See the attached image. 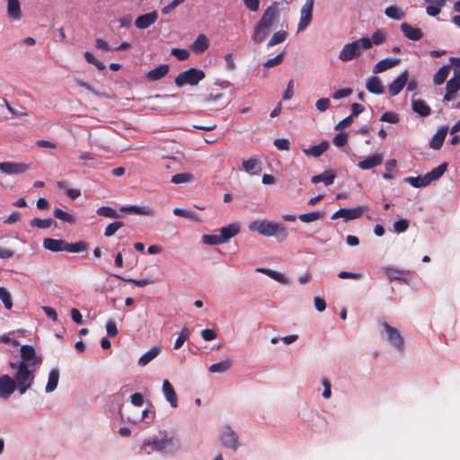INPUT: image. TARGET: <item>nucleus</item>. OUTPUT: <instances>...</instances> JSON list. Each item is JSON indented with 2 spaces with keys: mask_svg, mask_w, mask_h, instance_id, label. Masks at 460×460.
Returning <instances> with one entry per match:
<instances>
[{
  "mask_svg": "<svg viewBox=\"0 0 460 460\" xmlns=\"http://www.w3.org/2000/svg\"><path fill=\"white\" fill-rule=\"evenodd\" d=\"M380 120L395 124L399 121V116L394 111H385L382 114Z\"/></svg>",
  "mask_w": 460,
  "mask_h": 460,
  "instance_id": "bf43d9fd",
  "label": "nucleus"
},
{
  "mask_svg": "<svg viewBox=\"0 0 460 460\" xmlns=\"http://www.w3.org/2000/svg\"><path fill=\"white\" fill-rule=\"evenodd\" d=\"M88 248V245L84 241H79L75 243H66V252H82L86 251Z\"/></svg>",
  "mask_w": 460,
  "mask_h": 460,
  "instance_id": "49530a36",
  "label": "nucleus"
},
{
  "mask_svg": "<svg viewBox=\"0 0 460 460\" xmlns=\"http://www.w3.org/2000/svg\"><path fill=\"white\" fill-rule=\"evenodd\" d=\"M383 327L384 329L385 330V332H387V335H388V341L399 350H402V348H403V339L401 335V333L399 332V331L394 328V327H392L390 326L388 323H383Z\"/></svg>",
  "mask_w": 460,
  "mask_h": 460,
  "instance_id": "f8f14e48",
  "label": "nucleus"
},
{
  "mask_svg": "<svg viewBox=\"0 0 460 460\" xmlns=\"http://www.w3.org/2000/svg\"><path fill=\"white\" fill-rule=\"evenodd\" d=\"M447 168V164L443 163L438 167L432 169L430 172H427L425 176V181H427L428 185H429L431 182L438 180L446 172Z\"/></svg>",
  "mask_w": 460,
  "mask_h": 460,
  "instance_id": "bb28decb",
  "label": "nucleus"
},
{
  "mask_svg": "<svg viewBox=\"0 0 460 460\" xmlns=\"http://www.w3.org/2000/svg\"><path fill=\"white\" fill-rule=\"evenodd\" d=\"M385 274L391 280H403L406 282L404 276L408 275L409 271H404L394 268H387L385 269Z\"/></svg>",
  "mask_w": 460,
  "mask_h": 460,
  "instance_id": "58836bf2",
  "label": "nucleus"
},
{
  "mask_svg": "<svg viewBox=\"0 0 460 460\" xmlns=\"http://www.w3.org/2000/svg\"><path fill=\"white\" fill-rule=\"evenodd\" d=\"M257 271L261 272L271 278L272 279L282 283V284H288L289 280L282 273L279 271L272 270L270 269H265V268H259L257 269Z\"/></svg>",
  "mask_w": 460,
  "mask_h": 460,
  "instance_id": "72a5a7b5",
  "label": "nucleus"
},
{
  "mask_svg": "<svg viewBox=\"0 0 460 460\" xmlns=\"http://www.w3.org/2000/svg\"><path fill=\"white\" fill-rule=\"evenodd\" d=\"M53 215L56 218L59 219L61 221L66 222L70 225H73L75 223V219L74 216H72L71 214H69L60 208H56L53 211Z\"/></svg>",
  "mask_w": 460,
  "mask_h": 460,
  "instance_id": "37998d69",
  "label": "nucleus"
},
{
  "mask_svg": "<svg viewBox=\"0 0 460 460\" xmlns=\"http://www.w3.org/2000/svg\"><path fill=\"white\" fill-rule=\"evenodd\" d=\"M385 34L377 30L376 31H375L373 34H372V37L370 39L371 42H372V45L373 44H376V45H378V44H381L385 41Z\"/></svg>",
  "mask_w": 460,
  "mask_h": 460,
  "instance_id": "774afa93",
  "label": "nucleus"
},
{
  "mask_svg": "<svg viewBox=\"0 0 460 460\" xmlns=\"http://www.w3.org/2000/svg\"><path fill=\"white\" fill-rule=\"evenodd\" d=\"M0 299L7 310H10L13 307L11 295L8 292V290L4 287H0Z\"/></svg>",
  "mask_w": 460,
  "mask_h": 460,
  "instance_id": "8fccbe9b",
  "label": "nucleus"
},
{
  "mask_svg": "<svg viewBox=\"0 0 460 460\" xmlns=\"http://www.w3.org/2000/svg\"><path fill=\"white\" fill-rule=\"evenodd\" d=\"M363 208L360 207L354 208H340L332 214V219L343 217L345 221L356 219L361 217Z\"/></svg>",
  "mask_w": 460,
  "mask_h": 460,
  "instance_id": "ddd939ff",
  "label": "nucleus"
},
{
  "mask_svg": "<svg viewBox=\"0 0 460 460\" xmlns=\"http://www.w3.org/2000/svg\"><path fill=\"white\" fill-rule=\"evenodd\" d=\"M397 162L395 159H390L386 161L385 166V172L383 174V178L385 180H391L394 178L393 172L396 168Z\"/></svg>",
  "mask_w": 460,
  "mask_h": 460,
  "instance_id": "3c124183",
  "label": "nucleus"
},
{
  "mask_svg": "<svg viewBox=\"0 0 460 460\" xmlns=\"http://www.w3.org/2000/svg\"><path fill=\"white\" fill-rule=\"evenodd\" d=\"M314 0H306L300 10V19L297 25V32L305 30L312 22L314 11Z\"/></svg>",
  "mask_w": 460,
  "mask_h": 460,
  "instance_id": "6e6552de",
  "label": "nucleus"
},
{
  "mask_svg": "<svg viewBox=\"0 0 460 460\" xmlns=\"http://www.w3.org/2000/svg\"><path fill=\"white\" fill-rule=\"evenodd\" d=\"M425 176L423 177H406L404 181L411 184L414 188H422L428 186L427 181H425Z\"/></svg>",
  "mask_w": 460,
  "mask_h": 460,
  "instance_id": "603ef678",
  "label": "nucleus"
},
{
  "mask_svg": "<svg viewBox=\"0 0 460 460\" xmlns=\"http://www.w3.org/2000/svg\"><path fill=\"white\" fill-rule=\"evenodd\" d=\"M232 367V361L230 359H226L215 364H212L209 367V371L211 373H224L230 369Z\"/></svg>",
  "mask_w": 460,
  "mask_h": 460,
  "instance_id": "ea45409f",
  "label": "nucleus"
},
{
  "mask_svg": "<svg viewBox=\"0 0 460 460\" xmlns=\"http://www.w3.org/2000/svg\"><path fill=\"white\" fill-rule=\"evenodd\" d=\"M449 70H450L449 66H441L438 69V71L434 75V77H433L434 84L437 85L442 84L446 81L447 77L448 76Z\"/></svg>",
  "mask_w": 460,
  "mask_h": 460,
  "instance_id": "a19ab883",
  "label": "nucleus"
},
{
  "mask_svg": "<svg viewBox=\"0 0 460 460\" xmlns=\"http://www.w3.org/2000/svg\"><path fill=\"white\" fill-rule=\"evenodd\" d=\"M243 168L249 174H258L261 172L260 161L254 157H252L248 160H243Z\"/></svg>",
  "mask_w": 460,
  "mask_h": 460,
  "instance_id": "7c9ffc66",
  "label": "nucleus"
},
{
  "mask_svg": "<svg viewBox=\"0 0 460 460\" xmlns=\"http://www.w3.org/2000/svg\"><path fill=\"white\" fill-rule=\"evenodd\" d=\"M279 20V8L278 3H273L266 8L260 21L255 25L252 40L255 45H259L269 36L272 27Z\"/></svg>",
  "mask_w": 460,
  "mask_h": 460,
  "instance_id": "f257e3e1",
  "label": "nucleus"
},
{
  "mask_svg": "<svg viewBox=\"0 0 460 460\" xmlns=\"http://www.w3.org/2000/svg\"><path fill=\"white\" fill-rule=\"evenodd\" d=\"M351 93H352V89L351 88H343V89H340V90L335 91L333 93V94H332V98L335 99V100H339V99H341V98L348 97Z\"/></svg>",
  "mask_w": 460,
  "mask_h": 460,
  "instance_id": "69168bd1",
  "label": "nucleus"
},
{
  "mask_svg": "<svg viewBox=\"0 0 460 460\" xmlns=\"http://www.w3.org/2000/svg\"><path fill=\"white\" fill-rule=\"evenodd\" d=\"M170 67L167 64L160 65L159 66L150 70L146 74V78L149 81H158L164 77L169 73Z\"/></svg>",
  "mask_w": 460,
  "mask_h": 460,
  "instance_id": "b1692460",
  "label": "nucleus"
},
{
  "mask_svg": "<svg viewBox=\"0 0 460 460\" xmlns=\"http://www.w3.org/2000/svg\"><path fill=\"white\" fill-rule=\"evenodd\" d=\"M53 224L56 225L55 221L52 218H45V219L33 218L31 220V226L37 227V228H41V229L49 228Z\"/></svg>",
  "mask_w": 460,
  "mask_h": 460,
  "instance_id": "de8ad7c7",
  "label": "nucleus"
},
{
  "mask_svg": "<svg viewBox=\"0 0 460 460\" xmlns=\"http://www.w3.org/2000/svg\"><path fill=\"white\" fill-rule=\"evenodd\" d=\"M382 163L383 155L381 154H374L358 162V166L361 170H369L382 164Z\"/></svg>",
  "mask_w": 460,
  "mask_h": 460,
  "instance_id": "dca6fc26",
  "label": "nucleus"
},
{
  "mask_svg": "<svg viewBox=\"0 0 460 460\" xmlns=\"http://www.w3.org/2000/svg\"><path fill=\"white\" fill-rule=\"evenodd\" d=\"M190 334V330L187 327H183L181 331L180 335L178 336V338L175 341L174 347H173L174 349H179L183 345V343L186 341V340L189 338Z\"/></svg>",
  "mask_w": 460,
  "mask_h": 460,
  "instance_id": "5fc2aeb1",
  "label": "nucleus"
},
{
  "mask_svg": "<svg viewBox=\"0 0 460 460\" xmlns=\"http://www.w3.org/2000/svg\"><path fill=\"white\" fill-rule=\"evenodd\" d=\"M58 379H59V371L56 368L51 369L49 374V379H48L47 385L45 387L46 393H51L57 388L58 384Z\"/></svg>",
  "mask_w": 460,
  "mask_h": 460,
  "instance_id": "e433bc0d",
  "label": "nucleus"
},
{
  "mask_svg": "<svg viewBox=\"0 0 460 460\" xmlns=\"http://www.w3.org/2000/svg\"><path fill=\"white\" fill-rule=\"evenodd\" d=\"M124 226V223L121 222V221H115L113 223H111L109 224L106 228H105V231H104V236L105 237H111L112 236L113 234H115V233L119 229L121 228L122 226Z\"/></svg>",
  "mask_w": 460,
  "mask_h": 460,
  "instance_id": "864d4df0",
  "label": "nucleus"
},
{
  "mask_svg": "<svg viewBox=\"0 0 460 460\" xmlns=\"http://www.w3.org/2000/svg\"><path fill=\"white\" fill-rule=\"evenodd\" d=\"M202 241L204 243L208 245H216L223 243L219 234H204L202 236Z\"/></svg>",
  "mask_w": 460,
  "mask_h": 460,
  "instance_id": "13d9d810",
  "label": "nucleus"
},
{
  "mask_svg": "<svg viewBox=\"0 0 460 460\" xmlns=\"http://www.w3.org/2000/svg\"><path fill=\"white\" fill-rule=\"evenodd\" d=\"M412 110L420 116H429L431 112L430 107L423 100H413Z\"/></svg>",
  "mask_w": 460,
  "mask_h": 460,
  "instance_id": "473e14b6",
  "label": "nucleus"
},
{
  "mask_svg": "<svg viewBox=\"0 0 460 460\" xmlns=\"http://www.w3.org/2000/svg\"><path fill=\"white\" fill-rule=\"evenodd\" d=\"M220 441L222 446L227 448H230L234 451L237 449L238 436L229 427H226L225 430L221 433Z\"/></svg>",
  "mask_w": 460,
  "mask_h": 460,
  "instance_id": "9b49d317",
  "label": "nucleus"
},
{
  "mask_svg": "<svg viewBox=\"0 0 460 460\" xmlns=\"http://www.w3.org/2000/svg\"><path fill=\"white\" fill-rule=\"evenodd\" d=\"M335 173L332 170H326L321 174L314 175L311 178L313 183L323 182L325 186L332 185L335 180Z\"/></svg>",
  "mask_w": 460,
  "mask_h": 460,
  "instance_id": "393cba45",
  "label": "nucleus"
},
{
  "mask_svg": "<svg viewBox=\"0 0 460 460\" xmlns=\"http://www.w3.org/2000/svg\"><path fill=\"white\" fill-rule=\"evenodd\" d=\"M409 78L408 71H403L397 78H395L389 85V93L391 96H395L400 93V92L406 85Z\"/></svg>",
  "mask_w": 460,
  "mask_h": 460,
  "instance_id": "2eb2a0df",
  "label": "nucleus"
},
{
  "mask_svg": "<svg viewBox=\"0 0 460 460\" xmlns=\"http://www.w3.org/2000/svg\"><path fill=\"white\" fill-rule=\"evenodd\" d=\"M30 169V165L24 163L3 162L0 163V171L5 174H21Z\"/></svg>",
  "mask_w": 460,
  "mask_h": 460,
  "instance_id": "1a4fd4ad",
  "label": "nucleus"
},
{
  "mask_svg": "<svg viewBox=\"0 0 460 460\" xmlns=\"http://www.w3.org/2000/svg\"><path fill=\"white\" fill-rule=\"evenodd\" d=\"M208 47L209 40L204 34H199L191 44V49L197 53L204 52Z\"/></svg>",
  "mask_w": 460,
  "mask_h": 460,
  "instance_id": "c85d7f7f",
  "label": "nucleus"
},
{
  "mask_svg": "<svg viewBox=\"0 0 460 460\" xmlns=\"http://www.w3.org/2000/svg\"><path fill=\"white\" fill-rule=\"evenodd\" d=\"M158 19V13L153 11L139 15L135 21V26L139 30H145L153 25Z\"/></svg>",
  "mask_w": 460,
  "mask_h": 460,
  "instance_id": "4468645a",
  "label": "nucleus"
},
{
  "mask_svg": "<svg viewBox=\"0 0 460 460\" xmlns=\"http://www.w3.org/2000/svg\"><path fill=\"white\" fill-rule=\"evenodd\" d=\"M287 37L288 32L286 31H279L272 35L268 41L267 46L270 48L280 44L286 40Z\"/></svg>",
  "mask_w": 460,
  "mask_h": 460,
  "instance_id": "c03bdc74",
  "label": "nucleus"
},
{
  "mask_svg": "<svg viewBox=\"0 0 460 460\" xmlns=\"http://www.w3.org/2000/svg\"><path fill=\"white\" fill-rule=\"evenodd\" d=\"M9 366L12 369L16 370L13 379L16 383L17 390L21 394H25L34 382L36 368L24 367L22 363L15 362H10Z\"/></svg>",
  "mask_w": 460,
  "mask_h": 460,
  "instance_id": "7ed1b4c3",
  "label": "nucleus"
},
{
  "mask_svg": "<svg viewBox=\"0 0 460 460\" xmlns=\"http://www.w3.org/2000/svg\"><path fill=\"white\" fill-rule=\"evenodd\" d=\"M385 13L387 17L394 20H401L404 17V13L396 6L393 5L386 7Z\"/></svg>",
  "mask_w": 460,
  "mask_h": 460,
  "instance_id": "09e8293b",
  "label": "nucleus"
},
{
  "mask_svg": "<svg viewBox=\"0 0 460 460\" xmlns=\"http://www.w3.org/2000/svg\"><path fill=\"white\" fill-rule=\"evenodd\" d=\"M372 42L369 38H361L343 46L339 54V58L343 62L350 61L360 56L362 50L371 49Z\"/></svg>",
  "mask_w": 460,
  "mask_h": 460,
  "instance_id": "20e7f679",
  "label": "nucleus"
},
{
  "mask_svg": "<svg viewBox=\"0 0 460 460\" xmlns=\"http://www.w3.org/2000/svg\"><path fill=\"white\" fill-rule=\"evenodd\" d=\"M284 58H285V53L284 52H280L276 57L268 59L263 64V66L266 67V68H270V67H273V66H279V65H280L283 62Z\"/></svg>",
  "mask_w": 460,
  "mask_h": 460,
  "instance_id": "6e6d98bb",
  "label": "nucleus"
},
{
  "mask_svg": "<svg viewBox=\"0 0 460 460\" xmlns=\"http://www.w3.org/2000/svg\"><path fill=\"white\" fill-rule=\"evenodd\" d=\"M366 88L369 93L376 95H380L385 92L381 79L375 75L370 76L367 80Z\"/></svg>",
  "mask_w": 460,
  "mask_h": 460,
  "instance_id": "aec40b11",
  "label": "nucleus"
},
{
  "mask_svg": "<svg viewBox=\"0 0 460 460\" xmlns=\"http://www.w3.org/2000/svg\"><path fill=\"white\" fill-rule=\"evenodd\" d=\"M43 247L51 252L66 251V242L60 239L46 238L43 241Z\"/></svg>",
  "mask_w": 460,
  "mask_h": 460,
  "instance_id": "4be33fe9",
  "label": "nucleus"
},
{
  "mask_svg": "<svg viewBox=\"0 0 460 460\" xmlns=\"http://www.w3.org/2000/svg\"><path fill=\"white\" fill-rule=\"evenodd\" d=\"M96 213L101 217L109 218H119L120 217L119 214L114 208L108 206H102L99 208Z\"/></svg>",
  "mask_w": 460,
  "mask_h": 460,
  "instance_id": "a18cd8bd",
  "label": "nucleus"
},
{
  "mask_svg": "<svg viewBox=\"0 0 460 460\" xmlns=\"http://www.w3.org/2000/svg\"><path fill=\"white\" fill-rule=\"evenodd\" d=\"M172 55L179 60L183 61L189 58L190 53L187 49L174 48L172 49Z\"/></svg>",
  "mask_w": 460,
  "mask_h": 460,
  "instance_id": "680f3d73",
  "label": "nucleus"
},
{
  "mask_svg": "<svg viewBox=\"0 0 460 460\" xmlns=\"http://www.w3.org/2000/svg\"><path fill=\"white\" fill-rule=\"evenodd\" d=\"M447 130L448 128L447 126L440 127L432 137L429 142V147L434 150L440 149L447 137Z\"/></svg>",
  "mask_w": 460,
  "mask_h": 460,
  "instance_id": "6ab92c4d",
  "label": "nucleus"
},
{
  "mask_svg": "<svg viewBox=\"0 0 460 460\" xmlns=\"http://www.w3.org/2000/svg\"><path fill=\"white\" fill-rule=\"evenodd\" d=\"M426 3L429 4L426 7V13L429 16L438 15L441 8L446 4L447 0H424Z\"/></svg>",
  "mask_w": 460,
  "mask_h": 460,
  "instance_id": "c756f323",
  "label": "nucleus"
},
{
  "mask_svg": "<svg viewBox=\"0 0 460 460\" xmlns=\"http://www.w3.org/2000/svg\"><path fill=\"white\" fill-rule=\"evenodd\" d=\"M324 216L323 212L321 211H313L310 213L301 214L298 216V218L303 223H310L319 219H322Z\"/></svg>",
  "mask_w": 460,
  "mask_h": 460,
  "instance_id": "79ce46f5",
  "label": "nucleus"
},
{
  "mask_svg": "<svg viewBox=\"0 0 460 460\" xmlns=\"http://www.w3.org/2000/svg\"><path fill=\"white\" fill-rule=\"evenodd\" d=\"M206 75L203 70L198 68H190L186 71L181 72L174 80L178 87H182L186 84L194 86L197 85L201 80L205 78Z\"/></svg>",
  "mask_w": 460,
  "mask_h": 460,
  "instance_id": "39448f33",
  "label": "nucleus"
},
{
  "mask_svg": "<svg viewBox=\"0 0 460 460\" xmlns=\"http://www.w3.org/2000/svg\"><path fill=\"white\" fill-rule=\"evenodd\" d=\"M145 447H150L153 451L172 453L179 447L172 438H164L147 442Z\"/></svg>",
  "mask_w": 460,
  "mask_h": 460,
  "instance_id": "0eeeda50",
  "label": "nucleus"
},
{
  "mask_svg": "<svg viewBox=\"0 0 460 460\" xmlns=\"http://www.w3.org/2000/svg\"><path fill=\"white\" fill-rule=\"evenodd\" d=\"M120 211L133 213V214H137V215H142V216H154L155 213V210L153 208H151L150 207H147V206L139 207V206H136V205L122 207L120 208Z\"/></svg>",
  "mask_w": 460,
  "mask_h": 460,
  "instance_id": "a878e982",
  "label": "nucleus"
},
{
  "mask_svg": "<svg viewBox=\"0 0 460 460\" xmlns=\"http://www.w3.org/2000/svg\"><path fill=\"white\" fill-rule=\"evenodd\" d=\"M17 389L16 383L8 375L0 376V398L7 399Z\"/></svg>",
  "mask_w": 460,
  "mask_h": 460,
  "instance_id": "9d476101",
  "label": "nucleus"
},
{
  "mask_svg": "<svg viewBox=\"0 0 460 460\" xmlns=\"http://www.w3.org/2000/svg\"><path fill=\"white\" fill-rule=\"evenodd\" d=\"M446 89L449 93H456L460 90V72L456 70L453 77L447 82Z\"/></svg>",
  "mask_w": 460,
  "mask_h": 460,
  "instance_id": "4c0bfd02",
  "label": "nucleus"
},
{
  "mask_svg": "<svg viewBox=\"0 0 460 460\" xmlns=\"http://www.w3.org/2000/svg\"><path fill=\"white\" fill-rule=\"evenodd\" d=\"M163 393L170 405L172 408H176L178 405L177 394L169 380L163 382Z\"/></svg>",
  "mask_w": 460,
  "mask_h": 460,
  "instance_id": "f3484780",
  "label": "nucleus"
},
{
  "mask_svg": "<svg viewBox=\"0 0 460 460\" xmlns=\"http://www.w3.org/2000/svg\"><path fill=\"white\" fill-rule=\"evenodd\" d=\"M162 350L161 346H154L148 351L144 353L138 359V365L141 367H145L150 361H152L155 358H156Z\"/></svg>",
  "mask_w": 460,
  "mask_h": 460,
  "instance_id": "cd10ccee",
  "label": "nucleus"
},
{
  "mask_svg": "<svg viewBox=\"0 0 460 460\" xmlns=\"http://www.w3.org/2000/svg\"><path fill=\"white\" fill-rule=\"evenodd\" d=\"M107 334L110 337H114L118 334L117 325L114 320L110 319L106 323Z\"/></svg>",
  "mask_w": 460,
  "mask_h": 460,
  "instance_id": "0e129e2a",
  "label": "nucleus"
},
{
  "mask_svg": "<svg viewBox=\"0 0 460 460\" xmlns=\"http://www.w3.org/2000/svg\"><path fill=\"white\" fill-rule=\"evenodd\" d=\"M248 228L252 232H258L263 236H274L279 242H283L288 237L285 226L268 220H255L249 224Z\"/></svg>",
  "mask_w": 460,
  "mask_h": 460,
  "instance_id": "f03ea898",
  "label": "nucleus"
},
{
  "mask_svg": "<svg viewBox=\"0 0 460 460\" xmlns=\"http://www.w3.org/2000/svg\"><path fill=\"white\" fill-rule=\"evenodd\" d=\"M7 13L8 16L13 20L21 18V6L19 0L7 1Z\"/></svg>",
  "mask_w": 460,
  "mask_h": 460,
  "instance_id": "f704fd0d",
  "label": "nucleus"
},
{
  "mask_svg": "<svg viewBox=\"0 0 460 460\" xmlns=\"http://www.w3.org/2000/svg\"><path fill=\"white\" fill-rule=\"evenodd\" d=\"M399 63H400V59H398V58L382 59L374 66L372 71L374 74H379V73H382L384 71H386L390 68L396 66Z\"/></svg>",
  "mask_w": 460,
  "mask_h": 460,
  "instance_id": "412c9836",
  "label": "nucleus"
},
{
  "mask_svg": "<svg viewBox=\"0 0 460 460\" xmlns=\"http://www.w3.org/2000/svg\"><path fill=\"white\" fill-rule=\"evenodd\" d=\"M331 105V102L328 98H321L315 102L316 109L323 112L325 111Z\"/></svg>",
  "mask_w": 460,
  "mask_h": 460,
  "instance_id": "338daca9",
  "label": "nucleus"
},
{
  "mask_svg": "<svg viewBox=\"0 0 460 460\" xmlns=\"http://www.w3.org/2000/svg\"><path fill=\"white\" fill-rule=\"evenodd\" d=\"M409 227V221L407 219H400L394 223V229L397 233H402Z\"/></svg>",
  "mask_w": 460,
  "mask_h": 460,
  "instance_id": "e2e57ef3",
  "label": "nucleus"
},
{
  "mask_svg": "<svg viewBox=\"0 0 460 460\" xmlns=\"http://www.w3.org/2000/svg\"><path fill=\"white\" fill-rule=\"evenodd\" d=\"M224 97L223 93L212 89L208 93L200 95V102L205 104L217 103Z\"/></svg>",
  "mask_w": 460,
  "mask_h": 460,
  "instance_id": "2f4dec72",
  "label": "nucleus"
},
{
  "mask_svg": "<svg viewBox=\"0 0 460 460\" xmlns=\"http://www.w3.org/2000/svg\"><path fill=\"white\" fill-rule=\"evenodd\" d=\"M220 238L223 243L227 242L230 238L234 237L240 232V226L237 223L230 224L226 226L220 228Z\"/></svg>",
  "mask_w": 460,
  "mask_h": 460,
  "instance_id": "5701e85b",
  "label": "nucleus"
},
{
  "mask_svg": "<svg viewBox=\"0 0 460 460\" xmlns=\"http://www.w3.org/2000/svg\"><path fill=\"white\" fill-rule=\"evenodd\" d=\"M329 147V143L327 141H323L317 146H314L308 149H305L304 153L306 155L319 157L321 156Z\"/></svg>",
  "mask_w": 460,
  "mask_h": 460,
  "instance_id": "c9c22d12",
  "label": "nucleus"
},
{
  "mask_svg": "<svg viewBox=\"0 0 460 460\" xmlns=\"http://www.w3.org/2000/svg\"><path fill=\"white\" fill-rule=\"evenodd\" d=\"M347 142H348V134L345 132H341V133L337 134L332 140V143L334 144V146H336L338 147L344 146L347 144Z\"/></svg>",
  "mask_w": 460,
  "mask_h": 460,
  "instance_id": "052dcab7",
  "label": "nucleus"
},
{
  "mask_svg": "<svg viewBox=\"0 0 460 460\" xmlns=\"http://www.w3.org/2000/svg\"><path fill=\"white\" fill-rule=\"evenodd\" d=\"M20 352L21 360L17 363H22L24 367L37 368V366L42 362L41 356L36 354V350L31 345H22Z\"/></svg>",
  "mask_w": 460,
  "mask_h": 460,
  "instance_id": "423d86ee",
  "label": "nucleus"
},
{
  "mask_svg": "<svg viewBox=\"0 0 460 460\" xmlns=\"http://www.w3.org/2000/svg\"><path fill=\"white\" fill-rule=\"evenodd\" d=\"M401 31L403 35L411 40H420L423 37V33L420 29L414 28L407 22L401 24Z\"/></svg>",
  "mask_w": 460,
  "mask_h": 460,
  "instance_id": "a211bd4d",
  "label": "nucleus"
},
{
  "mask_svg": "<svg viewBox=\"0 0 460 460\" xmlns=\"http://www.w3.org/2000/svg\"><path fill=\"white\" fill-rule=\"evenodd\" d=\"M192 179V175L187 172L177 173L172 177L171 181L175 184L189 182Z\"/></svg>",
  "mask_w": 460,
  "mask_h": 460,
  "instance_id": "4d7b16f0",
  "label": "nucleus"
}]
</instances>
